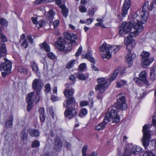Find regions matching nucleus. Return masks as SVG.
Returning a JSON list of instances; mask_svg holds the SVG:
<instances>
[{"label":"nucleus","instance_id":"obj_1","mask_svg":"<svg viewBox=\"0 0 156 156\" xmlns=\"http://www.w3.org/2000/svg\"><path fill=\"white\" fill-rule=\"evenodd\" d=\"M135 24L132 22H123L121 25L122 29L124 30L125 33H128L130 32L129 34L124 39V43L126 46V49L128 51V53L126 57V60L129 67L131 66L133 63V61L136 57V55L132 53L131 51L133 47L135 45V41L133 37H134L130 36L131 32L135 30L134 26Z\"/></svg>","mask_w":156,"mask_h":156},{"label":"nucleus","instance_id":"obj_2","mask_svg":"<svg viewBox=\"0 0 156 156\" xmlns=\"http://www.w3.org/2000/svg\"><path fill=\"white\" fill-rule=\"evenodd\" d=\"M77 35L71 34V39L69 43H66L65 40L62 37H59L57 41V45L59 49L61 50L70 51L72 49L73 45H76V42L74 40L77 38Z\"/></svg>","mask_w":156,"mask_h":156},{"label":"nucleus","instance_id":"obj_3","mask_svg":"<svg viewBox=\"0 0 156 156\" xmlns=\"http://www.w3.org/2000/svg\"><path fill=\"white\" fill-rule=\"evenodd\" d=\"M120 48V46H111L109 44H107L105 42L103 43L100 47V50L104 53L102 55V57L104 58L109 59L111 57V52L115 54L118 51Z\"/></svg>","mask_w":156,"mask_h":156},{"label":"nucleus","instance_id":"obj_4","mask_svg":"<svg viewBox=\"0 0 156 156\" xmlns=\"http://www.w3.org/2000/svg\"><path fill=\"white\" fill-rule=\"evenodd\" d=\"M138 16V15L136 13H133L131 15V21L135 25L134 26L135 31L132 32L130 33V35L133 37H136L138 34L140 33L143 30V27L141 24V23H144L143 22H144L143 20L141 19V21H140L136 19Z\"/></svg>","mask_w":156,"mask_h":156},{"label":"nucleus","instance_id":"obj_5","mask_svg":"<svg viewBox=\"0 0 156 156\" xmlns=\"http://www.w3.org/2000/svg\"><path fill=\"white\" fill-rule=\"evenodd\" d=\"M98 84L95 87V89L98 90L97 98L98 99H101L103 96V93L109 85V80H105L104 78H101L97 79Z\"/></svg>","mask_w":156,"mask_h":156},{"label":"nucleus","instance_id":"obj_6","mask_svg":"<svg viewBox=\"0 0 156 156\" xmlns=\"http://www.w3.org/2000/svg\"><path fill=\"white\" fill-rule=\"evenodd\" d=\"M120 119V117L117 114V111L110 108L105 114L104 122L107 124L112 120L113 123H117L119 121Z\"/></svg>","mask_w":156,"mask_h":156},{"label":"nucleus","instance_id":"obj_7","mask_svg":"<svg viewBox=\"0 0 156 156\" xmlns=\"http://www.w3.org/2000/svg\"><path fill=\"white\" fill-rule=\"evenodd\" d=\"M43 86L42 80L40 79H35L33 81L32 87L36 92L35 99L36 103L38 102L41 97V90Z\"/></svg>","mask_w":156,"mask_h":156},{"label":"nucleus","instance_id":"obj_8","mask_svg":"<svg viewBox=\"0 0 156 156\" xmlns=\"http://www.w3.org/2000/svg\"><path fill=\"white\" fill-rule=\"evenodd\" d=\"M4 59L5 62H0V71H3L1 73L3 77L11 73L12 65V62L7 59L5 58Z\"/></svg>","mask_w":156,"mask_h":156},{"label":"nucleus","instance_id":"obj_9","mask_svg":"<svg viewBox=\"0 0 156 156\" xmlns=\"http://www.w3.org/2000/svg\"><path fill=\"white\" fill-rule=\"evenodd\" d=\"M148 129L147 125H145L143 126L142 129L143 136L141 140L142 144L145 149H147L151 136L150 132Z\"/></svg>","mask_w":156,"mask_h":156},{"label":"nucleus","instance_id":"obj_10","mask_svg":"<svg viewBox=\"0 0 156 156\" xmlns=\"http://www.w3.org/2000/svg\"><path fill=\"white\" fill-rule=\"evenodd\" d=\"M150 54L145 51H143L141 54L142 58L141 62L143 65L145 66L149 65L154 61L152 58H149Z\"/></svg>","mask_w":156,"mask_h":156},{"label":"nucleus","instance_id":"obj_11","mask_svg":"<svg viewBox=\"0 0 156 156\" xmlns=\"http://www.w3.org/2000/svg\"><path fill=\"white\" fill-rule=\"evenodd\" d=\"M150 54L145 51H143L141 54L142 58L141 62L143 65L145 66L149 65L154 61L152 58H149Z\"/></svg>","mask_w":156,"mask_h":156},{"label":"nucleus","instance_id":"obj_12","mask_svg":"<svg viewBox=\"0 0 156 156\" xmlns=\"http://www.w3.org/2000/svg\"><path fill=\"white\" fill-rule=\"evenodd\" d=\"M118 97L117 102L114 104L113 107H127L124 96L120 94L118 95Z\"/></svg>","mask_w":156,"mask_h":156},{"label":"nucleus","instance_id":"obj_13","mask_svg":"<svg viewBox=\"0 0 156 156\" xmlns=\"http://www.w3.org/2000/svg\"><path fill=\"white\" fill-rule=\"evenodd\" d=\"M149 2H146L142 8V11L140 13L142 19L143 20V23L146 22L147 20V10H149Z\"/></svg>","mask_w":156,"mask_h":156},{"label":"nucleus","instance_id":"obj_14","mask_svg":"<svg viewBox=\"0 0 156 156\" xmlns=\"http://www.w3.org/2000/svg\"><path fill=\"white\" fill-rule=\"evenodd\" d=\"M149 2H146L142 8V11L140 13L142 19L143 20V23L146 22L147 20V10H149Z\"/></svg>","mask_w":156,"mask_h":156},{"label":"nucleus","instance_id":"obj_15","mask_svg":"<svg viewBox=\"0 0 156 156\" xmlns=\"http://www.w3.org/2000/svg\"><path fill=\"white\" fill-rule=\"evenodd\" d=\"M82 56L83 58H86L90 62L93 63L91 64V68L93 71H98V68L96 67L94 65V64L95 63L94 60V58L92 57V54L91 52L88 51L86 55H83Z\"/></svg>","mask_w":156,"mask_h":156},{"label":"nucleus","instance_id":"obj_16","mask_svg":"<svg viewBox=\"0 0 156 156\" xmlns=\"http://www.w3.org/2000/svg\"><path fill=\"white\" fill-rule=\"evenodd\" d=\"M77 113V111L74 108H68L65 111L64 115L70 119Z\"/></svg>","mask_w":156,"mask_h":156},{"label":"nucleus","instance_id":"obj_17","mask_svg":"<svg viewBox=\"0 0 156 156\" xmlns=\"http://www.w3.org/2000/svg\"><path fill=\"white\" fill-rule=\"evenodd\" d=\"M63 143L59 136H56L54 140V148L57 151H60L62 148Z\"/></svg>","mask_w":156,"mask_h":156},{"label":"nucleus","instance_id":"obj_18","mask_svg":"<svg viewBox=\"0 0 156 156\" xmlns=\"http://www.w3.org/2000/svg\"><path fill=\"white\" fill-rule=\"evenodd\" d=\"M130 0H125L122 10V15L123 17H125L127 14L128 10L130 7Z\"/></svg>","mask_w":156,"mask_h":156},{"label":"nucleus","instance_id":"obj_19","mask_svg":"<svg viewBox=\"0 0 156 156\" xmlns=\"http://www.w3.org/2000/svg\"><path fill=\"white\" fill-rule=\"evenodd\" d=\"M75 104L76 102L74 98L73 97H70L66 98V101H64L63 103V105L65 107H69L70 105L71 107H75Z\"/></svg>","mask_w":156,"mask_h":156},{"label":"nucleus","instance_id":"obj_20","mask_svg":"<svg viewBox=\"0 0 156 156\" xmlns=\"http://www.w3.org/2000/svg\"><path fill=\"white\" fill-rule=\"evenodd\" d=\"M34 92H32L28 94L26 98V100L27 102L28 107H32L34 101L33 98Z\"/></svg>","mask_w":156,"mask_h":156},{"label":"nucleus","instance_id":"obj_21","mask_svg":"<svg viewBox=\"0 0 156 156\" xmlns=\"http://www.w3.org/2000/svg\"><path fill=\"white\" fill-rule=\"evenodd\" d=\"M74 92V90L73 88H65L64 92L63 93L66 97H69L70 96H72L73 95Z\"/></svg>","mask_w":156,"mask_h":156},{"label":"nucleus","instance_id":"obj_22","mask_svg":"<svg viewBox=\"0 0 156 156\" xmlns=\"http://www.w3.org/2000/svg\"><path fill=\"white\" fill-rule=\"evenodd\" d=\"M13 116L11 115L8 117L5 123V126L7 128L11 127L13 125Z\"/></svg>","mask_w":156,"mask_h":156},{"label":"nucleus","instance_id":"obj_23","mask_svg":"<svg viewBox=\"0 0 156 156\" xmlns=\"http://www.w3.org/2000/svg\"><path fill=\"white\" fill-rule=\"evenodd\" d=\"M139 76V78L145 84L148 85H149L146 78L147 75L145 71L142 72L140 74Z\"/></svg>","mask_w":156,"mask_h":156},{"label":"nucleus","instance_id":"obj_24","mask_svg":"<svg viewBox=\"0 0 156 156\" xmlns=\"http://www.w3.org/2000/svg\"><path fill=\"white\" fill-rule=\"evenodd\" d=\"M143 151L140 147L136 145H134L131 149L132 151L134 154L142 152Z\"/></svg>","mask_w":156,"mask_h":156},{"label":"nucleus","instance_id":"obj_25","mask_svg":"<svg viewBox=\"0 0 156 156\" xmlns=\"http://www.w3.org/2000/svg\"><path fill=\"white\" fill-rule=\"evenodd\" d=\"M6 55V50L5 44H2L0 47V58Z\"/></svg>","mask_w":156,"mask_h":156},{"label":"nucleus","instance_id":"obj_26","mask_svg":"<svg viewBox=\"0 0 156 156\" xmlns=\"http://www.w3.org/2000/svg\"><path fill=\"white\" fill-rule=\"evenodd\" d=\"M30 135L32 137H37L39 136L40 133L39 131L37 129H30L28 131Z\"/></svg>","mask_w":156,"mask_h":156},{"label":"nucleus","instance_id":"obj_27","mask_svg":"<svg viewBox=\"0 0 156 156\" xmlns=\"http://www.w3.org/2000/svg\"><path fill=\"white\" fill-rule=\"evenodd\" d=\"M55 14V12L52 9H50L48 12L47 14L48 20L50 22H51L54 18V16Z\"/></svg>","mask_w":156,"mask_h":156},{"label":"nucleus","instance_id":"obj_28","mask_svg":"<svg viewBox=\"0 0 156 156\" xmlns=\"http://www.w3.org/2000/svg\"><path fill=\"white\" fill-rule=\"evenodd\" d=\"M119 73V70L117 69L115 70L114 73H113L111 75L110 79H105V78L104 79L105 80H109V84H110V83L111 81H113L114 80L116 77L118 73Z\"/></svg>","mask_w":156,"mask_h":156},{"label":"nucleus","instance_id":"obj_29","mask_svg":"<svg viewBox=\"0 0 156 156\" xmlns=\"http://www.w3.org/2000/svg\"><path fill=\"white\" fill-rule=\"evenodd\" d=\"M20 137L21 140H24L26 139L28 136V133L27 132L26 129H23L20 132Z\"/></svg>","mask_w":156,"mask_h":156},{"label":"nucleus","instance_id":"obj_30","mask_svg":"<svg viewBox=\"0 0 156 156\" xmlns=\"http://www.w3.org/2000/svg\"><path fill=\"white\" fill-rule=\"evenodd\" d=\"M106 124L103 121V122H101L96 126L95 127V129L98 131L102 129L105 128Z\"/></svg>","mask_w":156,"mask_h":156},{"label":"nucleus","instance_id":"obj_31","mask_svg":"<svg viewBox=\"0 0 156 156\" xmlns=\"http://www.w3.org/2000/svg\"><path fill=\"white\" fill-rule=\"evenodd\" d=\"M87 113V110L85 108L81 109L80 112L78 114V116L81 117L82 118L85 116Z\"/></svg>","mask_w":156,"mask_h":156},{"label":"nucleus","instance_id":"obj_32","mask_svg":"<svg viewBox=\"0 0 156 156\" xmlns=\"http://www.w3.org/2000/svg\"><path fill=\"white\" fill-rule=\"evenodd\" d=\"M40 46L41 48H44L46 51H50V48L49 45L45 42L40 44Z\"/></svg>","mask_w":156,"mask_h":156},{"label":"nucleus","instance_id":"obj_33","mask_svg":"<svg viewBox=\"0 0 156 156\" xmlns=\"http://www.w3.org/2000/svg\"><path fill=\"white\" fill-rule=\"evenodd\" d=\"M127 83L126 81L123 80H121L117 82L116 87L118 88H120L125 86Z\"/></svg>","mask_w":156,"mask_h":156},{"label":"nucleus","instance_id":"obj_34","mask_svg":"<svg viewBox=\"0 0 156 156\" xmlns=\"http://www.w3.org/2000/svg\"><path fill=\"white\" fill-rule=\"evenodd\" d=\"M18 71L22 73H27V69L24 66H20L18 67Z\"/></svg>","mask_w":156,"mask_h":156},{"label":"nucleus","instance_id":"obj_35","mask_svg":"<svg viewBox=\"0 0 156 156\" xmlns=\"http://www.w3.org/2000/svg\"><path fill=\"white\" fill-rule=\"evenodd\" d=\"M31 65L33 70L37 74L38 69L36 64L34 62H31Z\"/></svg>","mask_w":156,"mask_h":156},{"label":"nucleus","instance_id":"obj_36","mask_svg":"<svg viewBox=\"0 0 156 156\" xmlns=\"http://www.w3.org/2000/svg\"><path fill=\"white\" fill-rule=\"evenodd\" d=\"M75 60H72L70 61L66 65L67 68L69 69L72 68L75 64Z\"/></svg>","mask_w":156,"mask_h":156},{"label":"nucleus","instance_id":"obj_37","mask_svg":"<svg viewBox=\"0 0 156 156\" xmlns=\"http://www.w3.org/2000/svg\"><path fill=\"white\" fill-rule=\"evenodd\" d=\"M0 24L2 26L7 27L8 25L7 21L3 18L0 19Z\"/></svg>","mask_w":156,"mask_h":156},{"label":"nucleus","instance_id":"obj_38","mask_svg":"<svg viewBox=\"0 0 156 156\" xmlns=\"http://www.w3.org/2000/svg\"><path fill=\"white\" fill-rule=\"evenodd\" d=\"M40 145V142L37 140H34L32 143V147L33 148L38 147Z\"/></svg>","mask_w":156,"mask_h":156},{"label":"nucleus","instance_id":"obj_39","mask_svg":"<svg viewBox=\"0 0 156 156\" xmlns=\"http://www.w3.org/2000/svg\"><path fill=\"white\" fill-rule=\"evenodd\" d=\"M68 9L66 7H63L62 9V13L65 17H66L68 16Z\"/></svg>","mask_w":156,"mask_h":156},{"label":"nucleus","instance_id":"obj_40","mask_svg":"<svg viewBox=\"0 0 156 156\" xmlns=\"http://www.w3.org/2000/svg\"><path fill=\"white\" fill-rule=\"evenodd\" d=\"M88 148V146L84 145L83 147L82 150V156H87L86 153Z\"/></svg>","mask_w":156,"mask_h":156},{"label":"nucleus","instance_id":"obj_41","mask_svg":"<svg viewBox=\"0 0 156 156\" xmlns=\"http://www.w3.org/2000/svg\"><path fill=\"white\" fill-rule=\"evenodd\" d=\"M48 57L51 59H54L56 58V57L55 55L51 52H49L47 54Z\"/></svg>","mask_w":156,"mask_h":156},{"label":"nucleus","instance_id":"obj_42","mask_svg":"<svg viewBox=\"0 0 156 156\" xmlns=\"http://www.w3.org/2000/svg\"><path fill=\"white\" fill-rule=\"evenodd\" d=\"M142 156H155L151 152L146 151Z\"/></svg>","mask_w":156,"mask_h":156},{"label":"nucleus","instance_id":"obj_43","mask_svg":"<svg viewBox=\"0 0 156 156\" xmlns=\"http://www.w3.org/2000/svg\"><path fill=\"white\" fill-rule=\"evenodd\" d=\"M44 23L45 22L43 20H41L38 22H37V24L36 25L38 28H39V27H42Z\"/></svg>","mask_w":156,"mask_h":156},{"label":"nucleus","instance_id":"obj_44","mask_svg":"<svg viewBox=\"0 0 156 156\" xmlns=\"http://www.w3.org/2000/svg\"><path fill=\"white\" fill-rule=\"evenodd\" d=\"M131 153L130 150L127 149L125 150L123 156H131Z\"/></svg>","mask_w":156,"mask_h":156},{"label":"nucleus","instance_id":"obj_45","mask_svg":"<svg viewBox=\"0 0 156 156\" xmlns=\"http://www.w3.org/2000/svg\"><path fill=\"white\" fill-rule=\"evenodd\" d=\"M82 51V47L80 46L79 49L77 50V51L75 54V56L76 57L79 56L81 53Z\"/></svg>","mask_w":156,"mask_h":156},{"label":"nucleus","instance_id":"obj_46","mask_svg":"<svg viewBox=\"0 0 156 156\" xmlns=\"http://www.w3.org/2000/svg\"><path fill=\"white\" fill-rule=\"evenodd\" d=\"M80 12H86L87 10L86 8L82 5H80L79 8Z\"/></svg>","mask_w":156,"mask_h":156},{"label":"nucleus","instance_id":"obj_47","mask_svg":"<svg viewBox=\"0 0 156 156\" xmlns=\"http://www.w3.org/2000/svg\"><path fill=\"white\" fill-rule=\"evenodd\" d=\"M28 45V42L27 39H25L23 41L22 43L21 44V46L22 47L24 48H26L27 47Z\"/></svg>","mask_w":156,"mask_h":156},{"label":"nucleus","instance_id":"obj_48","mask_svg":"<svg viewBox=\"0 0 156 156\" xmlns=\"http://www.w3.org/2000/svg\"><path fill=\"white\" fill-rule=\"evenodd\" d=\"M88 104V102L86 101H82L80 102V105L82 107L86 106Z\"/></svg>","mask_w":156,"mask_h":156},{"label":"nucleus","instance_id":"obj_49","mask_svg":"<svg viewBox=\"0 0 156 156\" xmlns=\"http://www.w3.org/2000/svg\"><path fill=\"white\" fill-rule=\"evenodd\" d=\"M49 111L50 115L52 118L54 119V112L52 108H48Z\"/></svg>","mask_w":156,"mask_h":156},{"label":"nucleus","instance_id":"obj_50","mask_svg":"<svg viewBox=\"0 0 156 156\" xmlns=\"http://www.w3.org/2000/svg\"><path fill=\"white\" fill-rule=\"evenodd\" d=\"M64 37L67 39L70 40L71 39V34L66 33L64 34Z\"/></svg>","mask_w":156,"mask_h":156},{"label":"nucleus","instance_id":"obj_51","mask_svg":"<svg viewBox=\"0 0 156 156\" xmlns=\"http://www.w3.org/2000/svg\"><path fill=\"white\" fill-rule=\"evenodd\" d=\"M45 2V0H36L34 2V4L35 5H37L38 4Z\"/></svg>","mask_w":156,"mask_h":156},{"label":"nucleus","instance_id":"obj_52","mask_svg":"<svg viewBox=\"0 0 156 156\" xmlns=\"http://www.w3.org/2000/svg\"><path fill=\"white\" fill-rule=\"evenodd\" d=\"M78 77L80 80H84L86 79V78L84 75L82 73L79 74Z\"/></svg>","mask_w":156,"mask_h":156},{"label":"nucleus","instance_id":"obj_53","mask_svg":"<svg viewBox=\"0 0 156 156\" xmlns=\"http://www.w3.org/2000/svg\"><path fill=\"white\" fill-rule=\"evenodd\" d=\"M94 9H91L89 10V13L88 15L90 17H92L94 15Z\"/></svg>","mask_w":156,"mask_h":156},{"label":"nucleus","instance_id":"obj_54","mask_svg":"<svg viewBox=\"0 0 156 156\" xmlns=\"http://www.w3.org/2000/svg\"><path fill=\"white\" fill-rule=\"evenodd\" d=\"M45 91L48 93L51 90L50 85L48 83L46 84L45 86Z\"/></svg>","mask_w":156,"mask_h":156},{"label":"nucleus","instance_id":"obj_55","mask_svg":"<svg viewBox=\"0 0 156 156\" xmlns=\"http://www.w3.org/2000/svg\"><path fill=\"white\" fill-rule=\"evenodd\" d=\"M86 67V65L84 63L81 64L79 66V68L80 70H83Z\"/></svg>","mask_w":156,"mask_h":156},{"label":"nucleus","instance_id":"obj_56","mask_svg":"<svg viewBox=\"0 0 156 156\" xmlns=\"http://www.w3.org/2000/svg\"><path fill=\"white\" fill-rule=\"evenodd\" d=\"M59 21L58 20H55L53 23L54 28L56 27L59 25Z\"/></svg>","mask_w":156,"mask_h":156},{"label":"nucleus","instance_id":"obj_57","mask_svg":"<svg viewBox=\"0 0 156 156\" xmlns=\"http://www.w3.org/2000/svg\"><path fill=\"white\" fill-rule=\"evenodd\" d=\"M40 119L42 123L44 122L45 119V117L44 115H40Z\"/></svg>","mask_w":156,"mask_h":156},{"label":"nucleus","instance_id":"obj_58","mask_svg":"<svg viewBox=\"0 0 156 156\" xmlns=\"http://www.w3.org/2000/svg\"><path fill=\"white\" fill-rule=\"evenodd\" d=\"M125 32L124 31V30L122 29V26L120 27V30L119 31V34L122 36H123L124 35V33Z\"/></svg>","mask_w":156,"mask_h":156},{"label":"nucleus","instance_id":"obj_59","mask_svg":"<svg viewBox=\"0 0 156 156\" xmlns=\"http://www.w3.org/2000/svg\"><path fill=\"white\" fill-rule=\"evenodd\" d=\"M98 153L95 151L92 152L90 154H88L87 155V156H97Z\"/></svg>","mask_w":156,"mask_h":156},{"label":"nucleus","instance_id":"obj_60","mask_svg":"<svg viewBox=\"0 0 156 156\" xmlns=\"http://www.w3.org/2000/svg\"><path fill=\"white\" fill-rule=\"evenodd\" d=\"M134 80L135 81L136 83L139 85L141 83L142 81V80H140V78L138 79L137 78H135L134 79Z\"/></svg>","mask_w":156,"mask_h":156},{"label":"nucleus","instance_id":"obj_61","mask_svg":"<svg viewBox=\"0 0 156 156\" xmlns=\"http://www.w3.org/2000/svg\"><path fill=\"white\" fill-rule=\"evenodd\" d=\"M64 146L68 148H70L71 147V144L69 142H66L64 144Z\"/></svg>","mask_w":156,"mask_h":156},{"label":"nucleus","instance_id":"obj_62","mask_svg":"<svg viewBox=\"0 0 156 156\" xmlns=\"http://www.w3.org/2000/svg\"><path fill=\"white\" fill-rule=\"evenodd\" d=\"M31 20L33 23L35 24H37V18L36 17H33L31 18Z\"/></svg>","mask_w":156,"mask_h":156},{"label":"nucleus","instance_id":"obj_63","mask_svg":"<svg viewBox=\"0 0 156 156\" xmlns=\"http://www.w3.org/2000/svg\"><path fill=\"white\" fill-rule=\"evenodd\" d=\"M39 112L40 115H44V111L43 108H40Z\"/></svg>","mask_w":156,"mask_h":156},{"label":"nucleus","instance_id":"obj_64","mask_svg":"<svg viewBox=\"0 0 156 156\" xmlns=\"http://www.w3.org/2000/svg\"><path fill=\"white\" fill-rule=\"evenodd\" d=\"M51 100L54 101H57L58 100V97H57L56 96L52 95L51 96Z\"/></svg>","mask_w":156,"mask_h":156}]
</instances>
